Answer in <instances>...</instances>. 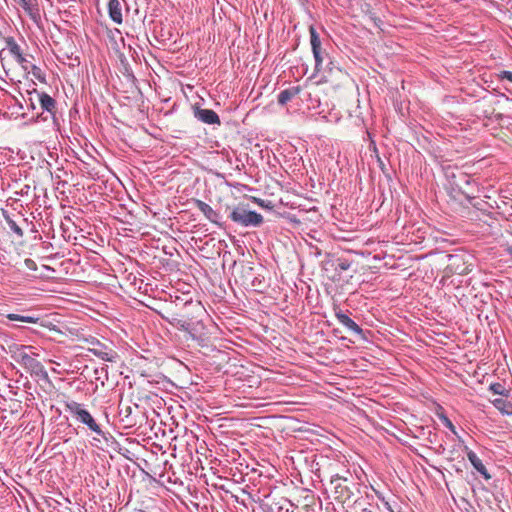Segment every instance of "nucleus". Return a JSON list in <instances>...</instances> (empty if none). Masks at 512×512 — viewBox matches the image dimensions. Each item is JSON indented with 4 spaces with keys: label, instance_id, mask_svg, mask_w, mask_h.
I'll list each match as a JSON object with an SVG mask.
<instances>
[{
    "label": "nucleus",
    "instance_id": "nucleus-13",
    "mask_svg": "<svg viewBox=\"0 0 512 512\" xmlns=\"http://www.w3.org/2000/svg\"><path fill=\"white\" fill-rule=\"evenodd\" d=\"M301 92L300 86L289 87L278 94V103L285 105Z\"/></svg>",
    "mask_w": 512,
    "mask_h": 512
},
{
    "label": "nucleus",
    "instance_id": "nucleus-9",
    "mask_svg": "<svg viewBox=\"0 0 512 512\" xmlns=\"http://www.w3.org/2000/svg\"><path fill=\"white\" fill-rule=\"evenodd\" d=\"M196 207L205 215V217L212 223L219 225L220 214L215 211L210 205L202 200L195 199Z\"/></svg>",
    "mask_w": 512,
    "mask_h": 512
},
{
    "label": "nucleus",
    "instance_id": "nucleus-18",
    "mask_svg": "<svg viewBox=\"0 0 512 512\" xmlns=\"http://www.w3.org/2000/svg\"><path fill=\"white\" fill-rule=\"evenodd\" d=\"M467 458L474 467V469L477 470V472L481 471V469L485 467L481 459L477 456V454L474 451L469 450L467 452Z\"/></svg>",
    "mask_w": 512,
    "mask_h": 512
},
{
    "label": "nucleus",
    "instance_id": "nucleus-1",
    "mask_svg": "<svg viewBox=\"0 0 512 512\" xmlns=\"http://www.w3.org/2000/svg\"><path fill=\"white\" fill-rule=\"evenodd\" d=\"M445 177L447 181L446 189L454 198L458 195H463L468 201L475 198L472 191L474 181L468 174L457 168H447Z\"/></svg>",
    "mask_w": 512,
    "mask_h": 512
},
{
    "label": "nucleus",
    "instance_id": "nucleus-27",
    "mask_svg": "<svg viewBox=\"0 0 512 512\" xmlns=\"http://www.w3.org/2000/svg\"><path fill=\"white\" fill-rule=\"evenodd\" d=\"M500 79H506L512 82V72L511 71H501L499 74Z\"/></svg>",
    "mask_w": 512,
    "mask_h": 512
},
{
    "label": "nucleus",
    "instance_id": "nucleus-2",
    "mask_svg": "<svg viewBox=\"0 0 512 512\" xmlns=\"http://www.w3.org/2000/svg\"><path fill=\"white\" fill-rule=\"evenodd\" d=\"M65 409L68 411L78 422L83 425H86L87 428L101 436L104 439L106 438L105 432L101 429L100 425L96 422L95 418L91 415V413L84 408L83 404L78 403L76 401H69L65 403Z\"/></svg>",
    "mask_w": 512,
    "mask_h": 512
},
{
    "label": "nucleus",
    "instance_id": "nucleus-20",
    "mask_svg": "<svg viewBox=\"0 0 512 512\" xmlns=\"http://www.w3.org/2000/svg\"><path fill=\"white\" fill-rule=\"evenodd\" d=\"M313 53L315 59V73H319L322 70V64L324 61V56L327 55L322 51V49L316 50Z\"/></svg>",
    "mask_w": 512,
    "mask_h": 512
},
{
    "label": "nucleus",
    "instance_id": "nucleus-31",
    "mask_svg": "<svg viewBox=\"0 0 512 512\" xmlns=\"http://www.w3.org/2000/svg\"><path fill=\"white\" fill-rule=\"evenodd\" d=\"M27 348H28V349H32V347H31V346H22V349H23V350H24V349H27Z\"/></svg>",
    "mask_w": 512,
    "mask_h": 512
},
{
    "label": "nucleus",
    "instance_id": "nucleus-32",
    "mask_svg": "<svg viewBox=\"0 0 512 512\" xmlns=\"http://www.w3.org/2000/svg\"><path fill=\"white\" fill-rule=\"evenodd\" d=\"M338 488H341V485H340V484H338V485H336V486H335V489H336V490H337Z\"/></svg>",
    "mask_w": 512,
    "mask_h": 512
},
{
    "label": "nucleus",
    "instance_id": "nucleus-11",
    "mask_svg": "<svg viewBox=\"0 0 512 512\" xmlns=\"http://www.w3.org/2000/svg\"><path fill=\"white\" fill-rule=\"evenodd\" d=\"M4 42L6 44V48L0 51V59L2 64L4 60L3 55L5 50H8L10 55H12L14 58L20 57V55L23 54L21 47L18 45V43L15 41L13 37H4Z\"/></svg>",
    "mask_w": 512,
    "mask_h": 512
},
{
    "label": "nucleus",
    "instance_id": "nucleus-12",
    "mask_svg": "<svg viewBox=\"0 0 512 512\" xmlns=\"http://www.w3.org/2000/svg\"><path fill=\"white\" fill-rule=\"evenodd\" d=\"M109 17L116 24H121L122 18V5L120 0H109L108 2Z\"/></svg>",
    "mask_w": 512,
    "mask_h": 512
},
{
    "label": "nucleus",
    "instance_id": "nucleus-8",
    "mask_svg": "<svg viewBox=\"0 0 512 512\" xmlns=\"http://www.w3.org/2000/svg\"><path fill=\"white\" fill-rule=\"evenodd\" d=\"M194 116L199 121H201L205 124L220 125V123H221L218 114L214 110H211V109H202V108L196 107L194 109Z\"/></svg>",
    "mask_w": 512,
    "mask_h": 512
},
{
    "label": "nucleus",
    "instance_id": "nucleus-10",
    "mask_svg": "<svg viewBox=\"0 0 512 512\" xmlns=\"http://www.w3.org/2000/svg\"><path fill=\"white\" fill-rule=\"evenodd\" d=\"M34 92L37 93L42 110L47 111L52 116H54L56 113V101L45 92L39 93L36 90H34Z\"/></svg>",
    "mask_w": 512,
    "mask_h": 512
},
{
    "label": "nucleus",
    "instance_id": "nucleus-15",
    "mask_svg": "<svg viewBox=\"0 0 512 512\" xmlns=\"http://www.w3.org/2000/svg\"><path fill=\"white\" fill-rule=\"evenodd\" d=\"M5 317L10 321H19L28 324H36L39 321V317L33 315H22L16 313L6 314Z\"/></svg>",
    "mask_w": 512,
    "mask_h": 512
},
{
    "label": "nucleus",
    "instance_id": "nucleus-19",
    "mask_svg": "<svg viewBox=\"0 0 512 512\" xmlns=\"http://www.w3.org/2000/svg\"><path fill=\"white\" fill-rule=\"evenodd\" d=\"M169 322L172 325L178 327L179 329L189 332L194 337V335L191 333V323L189 321L178 318H172V320H170Z\"/></svg>",
    "mask_w": 512,
    "mask_h": 512
},
{
    "label": "nucleus",
    "instance_id": "nucleus-6",
    "mask_svg": "<svg viewBox=\"0 0 512 512\" xmlns=\"http://www.w3.org/2000/svg\"><path fill=\"white\" fill-rule=\"evenodd\" d=\"M19 4L35 24L38 25L41 22L38 0H19Z\"/></svg>",
    "mask_w": 512,
    "mask_h": 512
},
{
    "label": "nucleus",
    "instance_id": "nucleus-24",
    "mask_svg": "<svg viewBox=\"0 0 512 512\" xmlns=\"http://www.w3.org/2000/svg\"><path fill=\"white\" fill-rule=\"evenodd\" d=\"M351 262L347 259H338L336 269L346 271L350 268Z\"/></svg>",
    "mask_w": 512,
    "mask_h": 512
},
{
    "label": "nucleus",
    "instance_id": "nucleus-4",
    "mask_svg": "<svg viewBox=\"0 0 512 512\" xmlns=\"http://www.w3.org/2000/svg\"><path fill=\"white\" fill-rule=\"evenodd\" d=\"M17 361L32 375L43 378L48 376L42 363L25 351H20L18 353Z\"/></svg>",
    "mask_w": 512,
    "mask_h": 512
},
{
    "label": "nucleus",
    "instance_id": "nucleus-26",
    "mask_svg": "<svg viewBox=\"0 0 512 512\" xmlns=\"http://www.w3.org/2000/svg\"><path fill=\"white\" fill-rule=\"evenodd\" d=\"M442 421H443V424L455 435H457V432H456V429H455V426L453 425V423L450 421V419L446 416H442L441 417Z\"/></svg>",
    "mask_w": 512,
    "mask_h": 512
},
{
    "label": "nucleus",
    "instance_id": "nucleus-22",
    "mask_svg": "<svg viewBox=\"0 0 512 512\" xmlns=\"http://www.w3.org/2000/svg\"><path fill=\"white\" fill-rule=\"evenodd\" d=\"M30 66H31L30 71H28L27 73H31L37 80H39L42 83H45L46 78H45V75L42 72L41 68H39L35 64L30 65Z\"/></svg>",
    "mask_w": 512,
    "mask_h": 512
},
{
    "label": "nucleus",
    "instance_id": "nucleus-25",
    "mask_svg": "<svg viewBox=\"0 0 512 512\" xmlns=\"http://www.w3.org/2000/svg\"><path fill=\"white\" fill-rule=\"evenodd\" d=\"M251 286L254 288L255 291H262L264 288L263 279L259 277H254Z\"/></svg>",
    "mask_w": 512,
    "mask_h": 512
},
{
    "label": "nucleus",
    "instance_id": "nucleus-7",
    "mask_svg": "<svg viewBox=\"0 0 512 512\" xmlns=\"http://www.w3.org/2000/svg\"><path fill=\"white\" fill-rule=\"evenodd\" d=\"M335 317L348 330L359 335L361 338L365 337L363 329L354 320H352L346 313H344L342 310H340V309L336 310Z\"/></svg>",
    "mask_w": 512,
    "mask_h": 512
},
{
    "label": "nucleus",
    "instance_id": "nucleus-28",
    "mask_svg": "<svg viewBox=\"0 0 512 512\" xmlns=\"http://www.w3.org/2000/svg\"><path fill=\"white\" fill-rule=\"evenodd\" d=\"M25 265L30 270H36V268H37L36 263L34 262V260H32L30 258H27L25 260Z\"/></svg>",
    "mask_w": 512,
    "mask_h": 512
},
{
    "label": "nucleus",
    "instance_id": "nucleus-30",
    "mask_svg": "<svg viewBox=\"0 0 512 512\" xmlns=\"http://www.w3.org/2000/svg\"><path fill=\"white\" fill-rule=\"evenodd\" d=\"M479 473L486 479V480H490L491 479V475L489 474V472L487 471L486 467H483L481 469V471H479Z\"/></svg>",
    "mask_w": 512,
    "mask_h": 512
},
{
    "label": "nucleus",
    "instance_id": "nucleus-5",
    "mask_svg": "<svg viewBox=\"0 0 512 512\" xmlns=\"http://www.w3.org/2000/svg\"><path fill=\"white\" fill-rule=\"evenodd\" d=\"M2 215L9 229L15 233L18 238H22L24 236L22 225L28 226V220L19 212L10 214L8 211L2 210Z\"/></svg>",
    "mask_w": 512,
    "mask_h": 512
},
{
    "label": "nucleus",
    "instance_id": "nucleus-23",
    "mask_svg": "<svg viewBox=\"0 0 512 512\" xmlns=\"http://www.w3.org/2000/svg\"><path fill=\"white\" fill-rule=\"evenodd\" d=\"M15 60L25 72L30 71V65H34L27 59V57L24 54H21L20 57L15 58Z\"/></svg>",
    "mask_w": 512,
    "mask_h": 512
},
{
    "label": "nucleus",
    "instance_id": "nucleus-14",
    "mask_svg": "<svg viewBox=\"0 0 512 512\" xmlns=\"http://www.w3.org/2000/svg\"><path fill=\"white\" fill-rule=\"evenodd\" d=\"M491 403L502 414H507V415H511L512 414V402L507 399V395L506 396H502V397L494 398V399L491 400Z\"/></svg>",
    "mask_w": 512,
    "mask_h": 512
},
{
    "label": "nucleus",
    "instance_id": "nucleus-21",
    "mask_svg": "<svg viewBox=\"0 0 512 512\" xmlns=\"http://www.w3.org/2000/svg\"><path fill=\"white\" fill-rule=\"evenodd\" d=\"M489 390L494 394L499 395V397L507 395V390L505 389L504 385L498 382L490 384Z\"/></svg>",
    "mask_w": 512,
    "mask_h": 512
},
{
    "label": "nucleus",
    "instance_id": "nucleus-3",
    "mask_svg": "<svg viewBox=\"0 0 512 512\" xmlns=\"http://www.w3.org/2000/svg\"><path fill=\"white\" fill-rule=\"evenodd\" d=\"M229 218L244 227L248 226H260L263 223V216L256 211L248 210L245 206H237L235 207L230 215Z\"/></svg>",
    "mask_w": 512,
    "mask_h": 512
},
{
    "label": "nucleus",
    "instance_id": "nucleus-16",
    "mask_svg": "<svg viewBox=\"0 0 512 512\" xmlns=\"http://www.w3.org/2000/svg\"><path fill=\"white\" fill-rule=\"evenodd\" d=\"M92 352L95 356L107 362H115L117 358V353L112 350L92 349Z\"/></svg>",
    "mask_w": 512,
    "mask_h": 512
},
{
    "label": "nucleus",
    "instance_id": "nucleus-29",
    "mask_svg": "<svg viewBox=\"0 0 512 512\" xmlns=\"http://www.w3.org/2000/svg\"><path fill=\"white\" fill-rule=\"evenodd\" d=\"M376 508H378V506H373L372 504H368L367 507H362L360 512H375Z\"/></svg>",
    "mask_w": 512,
    "mask_h": 512
},
{
    "label": "nucleus",
    "instance_id": "nucleus-17",
    "mask_svg": "<svg viewBox=\"0 0 512 512\" xmlns=\"http://www.w3.org/2000/svg\"><path fill=\"white\" fill-rule=\"evenodd\" d=\"M309 33H310V44H311L312 52L321 49L320 37L313 25H311L309 27Z\"/></svg>",
    "mask_w": 512,
    "mask_h": 512
}]
</instances>
